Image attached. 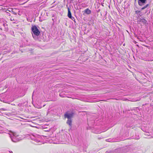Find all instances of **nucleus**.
<instances>
[{
  "mask_svg": "<svg viewBox=\"0 0 153 153\" xmlns=\"http://www.w3.org/2000/svg\"><path fill=\"white\" fill-rule=\"evenodd\" d=\"M107 141H109V142H110V141H108L107 140Z\"/></svg>",
  "mask_w": 153,
  "mask_h": 153,
  "instance_id": "nucleus-17",
  "label": "nucleus"
},
{
  "mask_svg": "<svg viewBox=\"0 0 153 153\" xmlns=\"http://www.w3.org/2000/svg\"><path fill=\"white\" fill-rule=\"evenodd\" d=\"M13 136L12 137L10 136V138L11 139V140L13 142H17V140L15 138H16V134L14 133H13Z\"/></svg>",
  "mask_w": 153,
  "mask_h": 153,
  "instance_id": "nucleus-5",
  "label": "nucleus"
},
{
  "mask_svg": "<svg viewBox=\"0 0 153 153\" xmlns=\"http://www.w3.org/2000/svg\"><path fill=\"white\" fill-rule=\"evenodd\" d=\"M10 20L11 21H14V22H13V23L15 22L14 21H15V20L13 18H11L10 19Z\"/></svg>",
  "mask_w": 153,
  "mask_h": 153,
  "instance_id": "nucleus-13",
  "label": "nucleus"
},
{
  "mask_svg": "<svg viewBox=\"0 0 153 153\" xmlns=\"http://www.w3.org/2000/svg\"><path fill=\"white\" fill-rule=\"evenodd\" d=\"M85 13L88 14H89L91 13V11L89 9L87 8L85 10Z\"/></svg>",
  "mask_w": 153,
  "mask_h": 153,
  "instance_id": "nucleus-9",
  "label": "nucleus"
},
{
  "mask_svg": "<svg viewBox=\"0 0 153 153\" xmlns=\"http://www.w3.org/2000/svg\"><path fill=\"white\" fill-rule=\"evenodd\" d=\"M2 109L4 111H6V109L4 108H2Z\"/></svg>",
  "mask_w": 153,
  "mask_h": 153,
  "instance_id": "nucleus-15",
  "label": "nucleus"
},
{
  "mask_svg": "<svg viewBox=\"0 0 153 153\" xmlns=\"http://www.w3.org/2000/svg\"><path fill=\"white\" fill-rule=\"evenodd\" d=\"M149 5L148 4H146L141 8V10H142L145 9L149 6Z\"/></svg>",
  "mask_w": 153,
  "mask_h": 153,
  "instance_id": "nucleus-10",
  "label": "nucleus"
},
{
  "mask_svg": "<svg viewBox=\"0 0 153 153\" xmlns=\"http://www.w3.org/2000/svg\"><path fill=\"white\" fill-rule=\"evenodd\" d=\"M139 138H137V139H139Z\"/></svg>",
  "mask_w": 153,
  "mask_h": 153,
  "instance_id": "nucleus-18",
  "label": "nucleus"
},
{
  "mask_svg": "<svg viewBox=\"0 0 153 153\" xmlns=\"http://www.w3.org/2000/svg\"><path fill=\"white\" fill-rule=\"evenodd\" d=\"M3 25L5 27V29H6L7 28V25L6 23H3Z\"/></svg>",
  "mask_w": 153,
  "mask_h": 153,
  "instance_id": "nucleus-11",
  "label": "nucleus"
},
{
  "mask_svg": "<svg viewBox=\"0 0 153 153\" xmlns=\"http://www.w3.org/2000/svg\"><path fill=\"white\" fill-rule=\"evenodd\" d=\"M73 116V113H66L64 115L65 117L68 119H71Z\"/></svg>",
  "mask_w": 153,
  "mask_h": 153,
  "instance_id": "nucleus-2",
  "label": "nucleus"
},
{
  "mask_svg": "<svg viewBox=\"0 0 153 153\" xmlns=\"http://www.w3.org/2000/svg\"><path fill=\"white\" fill-rule=\"evenodd\" d=\"M72 120L71 119H68L66 122L68 124L70 127H71L72 126Z\"/></svg>",
  "mask_w": 153,
  "mask_h": 153,
  "instance_id": "nucleus-7",
  "label": "nucleus"
},
{
  "mask_svg": "<svg viewBox=\"0 0 153 153\" xmlns=\"http://www.w3.org/2000/svg\"><path fill=\"white\" fill-rule=\"evenodd\" d=\"M135 13L136 14H137L138 17V18H139L140 16H141L142 15V13L140 11L136 10L135 11Z\"/></svg>",
  "mask_w": 153,
  "mask_h": 153,
  "instance_id": "nucleus-6",
  "label": "nucleus"
},
{
  "mask_svg": "<svg viewBox=\"0 0 153 153\" xmlns=\"http://www.w3.org/2000/svg\"><path fill=\"white\" fill-rule=\"evenodd\" d=\"M68 16L69 18H71L72 16L69 7L68 8Z\"/></svg>",
  "mask_w": 153,
  "mask_h": 153,
  "instance_id": "nucleus-8",
  "label": "nucleus"
},
{
  "mask_svg": "<svg viewBox=\"0 0 153 153\" xmlns=\"http://www.w3.org/2000/svg\"><path fill=\"white\" fill-rule=\"evenodd\" d=\"M59 96H60L61 97H63V96H62V95H61V94H59Z\"/></svg>",
  "mask_w": 153,
  "mask_h": 153,
  "instance_id": "nucleus-14",
  "label": "nucleus"
},
{
  "mask_svg": "<svg viewBox=\"0 0 153 153\" xmlns=\"http://www.w3.org/2000/svg\"><path fill=\"white\" fill-rule=\"evenodd\" d=\"M69 18L71 19L72 20L74 21L75 22V19L74 17L71 16V18Z\"/></svg>",
  "mask_w": 153,
  "mask_h": 153,
  "instance_id": "nucleus-12",
  "label": "nucleus"
},
{
  "mask_svg": "<svg viewBox=\"0 0 153 153\" xmlns=\"http://www.w3.org/2000/svg\"><path fill=\"white\" fill-rule=\"evenodd\" d=\"M33 33H32L33 37L35 40L38 39L37 36L40 33V32L36 26L35 25L31 27Z\"/></svg>",
  "mask_w": 153,
  "mask_h": 153,
  "instance_id": "nucleus-1",
  "label": "nucleus"
},
{
  "mask_svg": "<svg viewBox=\"0 0 153 153\" xmlns=\"http://www.w3.org/2000/svg\"><path fill=\"white\" fill-rule=\"evenodd\" d=\"M146 0H138L137 2L139 5L140 6L144 5L146 3Z\"/></svg>",
  "mask_w": 153,
  "mask_h": 153,
  "instance_id": "nucleus-3",
  "label": "nucleus"
},
{
  "mask_svg": "<svg viewBox=\"0 0 153 153\" xmlns=\"http://www.w3.org/2000/svg\"><path fill=\"white\" fill-rule=\"evenodd\" d=\"M138 21L139 22H141L143 24H146L147 22V21L143 18H139Z\"/></svg>",
  "mask_w": 153,
  "mask_h": 153,
  "instance_id": "nucleus-4",
  "label": "nucleus"
},
{
  "mask_svg": "<svg viewBox=\"0 0 153 153\" xmlns=\"http://www.w3.org/2000/svg\"><path fill=\"white\" fill-rule=\"evenodd\" d=\"M10 153H13V152H10Z\"/></svg>",
  "mask_w": 153,
  "mask_h": 153,
  "instance_id": "nucleus-16",
  "label": "nucleus"
}]
</instances>
